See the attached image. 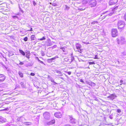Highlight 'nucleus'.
Instances as JSON below:
<instances>
[{
	"label": "nucleus",
	"instance_id": "f704fd0d",
	"mask_svg": "<svg viewBox=\"0 0 126 126\" xmlns=\"http://www.w3.org/2000/svg\"><path fill=\"white\" fill-rule=\"evenodd\" d=\"M109 118L111 119H112L113 118L112 115H110L109 116Z\"/></svg>",
	"mask_w": 126,
	"mask_h": 126
},
{
	"label": "nucleus",
	"instance_id": "79ce46f5",
	"mask_svg": "<svg viewBox=\"0 0 126 126\" xmlns=\"http://www.w3.org/2000/svg\"><path fill=\"white\" fill-rule=\"evenodd\" d=\"M94 59H98V58L97 57V55H96L95 56Z\"/></svg>",
	"mask_w": 126,
	"mask_h": 126
},
{
	"label": "nucleus",
	"instance_id": "0eeeda50",
	"mask_svg": "<svg viewBox=\"0 0 126 126\" xmlns=\"http://www.w3.org/2000/svg\"><path fill=\"white\" fill-rule=\"evenodd\" d=\"M76 47L77 49L78 50H79H79H75V51H79L81 53V50L80 49L81 47V45L78 43H77L76 44Z\"/></svg>",
	"mask_w": 126,
	"mask_h": 126
},
{
	"label": "nucleus",
	"instance_id": "58836bf2",
	"mask_svg": "<svg viewBox=\"0 0 126 126\" xmlns=\"http://www.w3.org/2000/svg\"><path fill=\"white\" fill-rule=\"evenodd\" d=\"M117 111L118 112L120 113L121 112V111L120 109H118L117 110Z\"/></svg>",
	"mask_w": 126,
	"mask_h": 126
},
{
	"label": "nucleus",
	"instance_id": "e433bc0d",
	"mask_svg": "<svg viewBox=\"0 0 126 126\" xmlns=\"http://www.w3.org/2000/svg\"><path fill=\"white\" fill-rule=\"evenodd\" d=\"M1 65H2L3 67V68H5L6 69H7V68L6 67V66H5L3 64H2Z\"/></svg>",
	"mask_w": 126,
	"mask_h": 126
},
{
	"label": "nucleus",
	"instance_id": "f257e3e1",
	"mask_svg": "<svg viewBox=\"0 0 126 126\" xmlns=\"http://www.w3.org/2000/svg\"><path fill=\"white\" fill-rule=\"evenodd\" d=\"M125 23L124 21L120 20L118 23V28L122 29L124 27Z\"/></svg>",
	"mask_w": 126,
	"mask_h": 126
},
{
	"label": "nucleus",
	"instance_id": "aec40b11",
	"mask_svg": "<svg viewBox=\"0 0 126 126\" xmlns=\"http://www.w3.org/2000/svg\"><path fill=\"white\" fill-rule=\"evenodd\" d=\"M18 74L22 78L23 77V74L21 72L19 71Z\"/></svg>",
	"mask_w": 126,
	"mask_h": 126
},
{
	"label": "nucleus",
	"instance_id": "f8f14e48",
	"mask_svg": "<svg viewBox=\"0 0 126 126\" xmlns=\"http://www.w3.org/2000/svg\"><path fill=\"white\" fill-rule=\"evenodd\" d=\"M55 121L54 119L48 122L47 123V124L48 125H52L54 124L55 123Z\"/></svg>",
	"mask_w": 126,
	"mask_h": 126
},
{
	"label": "nucleus",
	"instance_id": "ea45409f",
	"mask_svg": "<svg viewBox=\"0 0 126 126\" xmlns=\"http://www.w3.org/2000/svg\"><path fill=\"white\" fill-rule=\"evenodd\" d=\"M120 39L121 41H123L125 40V39L123 37H121Z\"/></svg>",
	"mask_w": 126,
	"mask_h": 126
},
{
	"label": "nucleus",
	"instance_id": "e2e57ef3",
	"mask_svg": "<svg viewBox=\"0 0 126 126\" xmlns=\"http://www.w3.org/2000/svg\"><path fill=\"white\" fill-rule=\"evenodd\" d=\"M120 82L121 83H122L123 82V81L122 80H121Z\"/></svg>",
	"mask_w": 126,
	"mask_h": 126
},
{
	"label": "nucleus",
	"instance_id": "bb28decb",
	"mask_svg": "<svg viewBox=\"0 0 126 126\" xmlns=\"http://www.w3.org/2000/svg\"><path fill=\"white\" fill-rule=\"evenodd\" d=\"M41 53L42 55V56H44L45 55V53L43 51H41Z\"/></svg>",
	"mask_w": 126,
	"mask_h": 126
},
{
	"label": "nucleus",
	"instance_id": "5701e85b",
	"mask_svg": "<svg viewBox=\"0 0 126 126\" xmlns=\"http://www.w3.org/2000/svg\"><path fill=\"white\" fill-rule=\"evenodd\" d=\"M20 84L21 86L23 88L25 87V85L24 83L22 82H21L20 83Z\"/></svg>",
	"mask_w": 126,
	"mask_h": 126
},
{
	"label": "nucleus",
	"instance_id": "de8ad7c7",
	"mask_svg": "<svg viewBox=\"0 0 126 126\" xmlns=\"http://www.w3.org/2000/svg\"><path fill=\"white\" fill-rule=\"evenodd\" d=\"M33 5H34L35 6V5L36 4V3H35V1H33Z\"/></svg>",
	"mask_w": 126,
	"mask_h": 126
},
{
	"label": "nucleus",
	"instance_id": "3c124183",
	"mask_svg": "<svg viewBox=\"0 0 126 126\" xmlns=\"http://www.w3.org/2000/svg\"><path fill=\"white\" fill-rule=\"evenodd\" d=\"M67 73L69 75H70L71 74V72H67Z\"/></svg>",
	"mask_w": 126,
	"mask_h": 126
},
{
	"label": "nucleus",
	"instance_id": "473e14b6",
	"mask_svg": "<svg viewBox=\"0 0 126 126\" xmlns=\"http://www.w3.org/2000/svg\"><path fill=\"white\" fill-rule=\"evenodd\" d=\"M89 64H95V63L94 62H89Z\"/></svg>",
	"mask_w": 126,
	"mask_h": 126
},
{
	"label": "nucleus",
	"instance_id": "a18cd8bd",
	"mask_svg": "<svg viewBox=\"0 0 126 126\" xmlns=\"http://www.w3.org/2000/svg\"><path fill=\"white\" fill-rule=\"evenodd\" d=\"M95 22H96V23H97V21H94V22H91V24H95Z\"/></svg>",
	"mask_w": 126,
	"mask_h": 126
},
{
	"label": "nucleus",
	"instance_id": "423d86ee",
	"mask_svg": "<svg viewBox=\"0 0 126 126\" xmlns=\"http://www.w3.org/2000/svg\"><path fill=\"white\" fill-rule=\"evenodd\" d=\"M54 116L57 118H61L62 116V114L61 113L59 112H55L54 114Z\"/></svg>",
	"mask_w": 126,
	"mask_h": 126
},
{
	"label": "nucleus",
	"instance_id": "c756f323",
	"mask_svg": "<svg viewBox=\"0 0 126 126\" xmlns=\"http://www.w3.org/2000/svg\"><path fill=\"white\" fill-rule=\"evenodd\" d=\"M64 60L65 61L67 62L68 61L69 59L67 58H64Z\"/></svg>",
	"mask_w": 126,
	"mask_h": 126
},
{
	"label": "nucleus",
	"instance_id": "20e7f679",
	"mask_svg": "<svg viewBox=\"0 0 126 126\" xmlns=\"http://www.w3.org/2000/svg\"><path fill=\"white\" fill-rule=\"evenodd\" d=\"M69 118L70 119V122L73 124H76V120L75 119L73 118L72 117L69 116Z\"/></svg>",
	"mask_w": 126,
	"mask_h": 126
},
{
	"label": "nucleus",
	"instance_id": "4be33fe9",
	"mask_svg": "<svg viewBox=\"0 0 126 126\" xmlns=\"http://www.w3.org/2000/svg\"><path fill=\"white\" fill-rule=\"evenodd\" d=\"M89 84L92 86H94L96 85L95 83L92 82H91Z\"/></svg>",
	"mask_w": 126,
	"mask_h": 126
},
{
	"label": "nucleus",
	"instance_id": "ddd939ff",
	"mask_svg": "<svg viewBox=\"0 0 126 126\" xmlns=\"http://www.w3.org/2000/svg\"><path fill=\"white\" fill-rule=\"evenodd\" d=\"M26 57L28 59L30 58L29 56L30 55V52L29 51H28L26 52Z\"/></svg>",
	"mask_w": 126,
	"mask_h": 126
},
{
	"label": "nucleus",
	"instance_id": "bf43d9fd",
	"mask_svg": "<svg viewBox=\"0 0 126 126\" xmlns=\"http://www.w3.org/2000/svg\"><path fill=\"white\" fill-rule=\"evenodd\" d=\"M11 38L13 39V36H9Z\"/></svg>",
	"mask_w": 126,
	"mask_h": 126
},
{
	"label": "nucleus",
	"instance_id": "c9c22d12",
	"mask_svg": "<svg viewBox=\"0 0 126 126\" xmlns=\"http://www.w3.org/2000/svg\"><path fill=\"white\" fill-rule=\"evenodd\" d=\"M18 5L19 8V9L20 10V11H21V12H23V11L21 9V8L20 7L19 4H18Z\"/></svg>",
	"mask_w": 126,
	"mask_h": 126
},
{
	"label": "nucleus",
	"instance_id": "8fccbe9b",
	"mask_svg": "<svg viewBox=\"0 0 126 126\" xmlns=\"http://www.w3.org/2000/svg\"><path fill=\"white\" fill-rule=\"evenodd\" d=\"M64 126H71L69 124H66Z\"/></svg>",
	"mask_w": 126,
	"mask_h": 126
},
{
	"label": "nucleus",
	"instance_id": "69168bd1",
	"mask_svg": "<svg viewBox=\"0 0 126 126\" xmlns=\"http://www.w3.org/2000/svg\"><path fill=\"white\" fill-rule=\"evenodd\" d=\"M56 45H54V46H53V47H56Z\"/></svg>",
	"mask_w": 126,
	"mask_h": 126
},
{
	"label": "nucleus",
	"instance_id": "5fc2aeb1",
	"mask_svg": "<svg viewBox=\"0 0 126 126\" xmlns=\"http://www.w3.org/2000/svg\"><path fill=\"white\" fill-rule=\"evenodd\" d=\"M9 1L12 4H14V2H12L10 0Z\"/></svg>",
	"mask_w": 126,
	"mask_h": 126
},
{
	"label": "nucleus",
	"instance_id": "c85d7f7f",
	"mask_svg": "<svg viewBox=\"0 0 126 126\" xmlns=\"http://www.w3.org/2000/svg\"><path fill=\"white\" fill-rule=\"evenodd\" d=\"M28 38L27 37H25L23 39V40L25 41H27L28 40Z\"/></svg>",
	"mask_w": 126,
	"mask_h": 126
},
{
	"label": "nucleus",
	"instance_id": "13d9d810",
	"mask_svg": "<svg viewBox=\"0 0 126 126\" xmlns=\"http://www.w3.org/2000/svg\"><path fill=\"white\" fill-rule=\"evenodd\" d=\"M40 61L39 62L40 63L44 64V63L43 61Z\"/></svg>",
	"mask_w": 126,
	"mask_h": 126
},
{
	"label": "nucleus",
	"instance_id": "b1692460",
	"mask_svg": "<svg viewBox=\"0 0 126 126\" xmlns=\"http://www.w3.org/2000/svg\"><path fill=\"white\" fill-rule=\"evenodd\" d=\"M32 65V64L30 63H29L27 64L26 65V66L27 67H28V66H31Z\"/></svg>",
	"mask_w": 126,
	"mask_h": 126
},
{
	"label": "nucleus",
	"instance_id": "f3484780",
	"mask_svg": "<svg viewBox=\"0 0 126 126\" xmlns=\"http://www.w3.org/2000/svg\"><path fill=\"white\" fill-rule=\"evenodd\" d=\"M23 124L24 125H29L32 124L31 123L28 122H24Z\"/></svg>",
	"mask_w": 126,
	"mask_h": 126
},
{
	"label": "nucleus",
	"instance_id": "6ab92c4d",
	"mask_svg": "<svg viewBox=\"0 0 126 126\" xmlns=\"http://www.w3.org/2000/svg\"><path fill=\"white\" fill-rule=\"evenodd\" d=\"M57 76H62L63 75V74L61 71H60L58 73L56 74Z\"/></svg>",
	"mask_w": 126,
	"mask_h": 126
},
{
	"label": "nucleus",
	"instance_id": "49530a36",
	"mask_svg": "<svg viewBox=\"0 0 126 126\" xmlns=\"http://www.w3.org/2000/svg\"><path fill=\"white\" fill-rule=\"evenodd\" d=\"M79 9L80 11H82L84 10L85 9V8H84V9H83L82 8H79Z\"/></svg>",
	"mask_w": 126,
	"mask_h": 126
},
{
	"label": "nucleus",
	"instance_id": "0e129e2a",
	"mask_svg": "<svg viewBox=\"0 0 126 126\" xmlns=\"http://www.w3.org/2000/svg\"><path fill=\"white\" fill-rule=\"evenodd\" d=\"M2 75H3L2 74H0V77H1L2 76Z\"/></svg>",
	"mask_w": 126,
	"mask_h": 126
},
{
	"label": "nucleus",
	"instance_id": "f03ea898",
	"mask_svg": "<svg viewBox=\"0 0 126 126\" xmlns=\"http://www.w3.org/2000/svg\"><path fill=\"white\" fill-rule=\"evenodd\" d=\"M44 118L46 120H48L50 119V114L48 112H46L43 114Z\"/></svg>",
	"mask_w": 126,
	"mask_h": 126
},
{
	"label": "nucleus",
	"instance_id": "37998d69",
	"mask_svg": "<svg viewBox=\"0 0 126 126\" xmlns=\"http://www.w3.org/2000/svg\"><path fill=\"white\" fill-rule=\"evenodd\" d=\"M30 75L32 76H34L35 75V74L33 73H31V74Z\"/></svg>",
	"mask_w": 126,
	"mask_h": 126
},
{
	"label": "nucleus",
	"instance_id": "cd10ccee",
	"mask_svg": "<svg viewBox=\"0 0 126 126\" xmlns=\"http://www.w3.org/2000/svg\"><path fill=\"white\" fill-rule=\"evenodd\" d=\"M71 62H72L74 59V57L71 56Z\"/></svg>",
	"mask_w": 126,
	"mask_h": 126
},
{
	"label": "nucleus",
	"instance_id": "052dcab7",
	"mask_svg": "<svg viewBox=\"0 0 126 126\" xmlns=\"http://www.w3.org/2000/svg\"><path fill=\"white\" fill-rule=\"evenodd\" d=\"M32 28H31L30 30V31H32Z\"/></svg>",
	"mask_w": 126,
	"mask_h": 126
},
{
	"label": "nucleus",
	"instance_id": "a211bd4d",
	"mask_svg": "<svg viewBox=\"0 0 126 126\" xmlns=\"http://www.w3.org/2000/svg\"><path fill=\"white\" fill-rule=\"evenodd\" d=\"M35 38L36 37L34 35H32L31 37V40L32 41L34 40Z\"/></svg>",
	"mask_w": 126,
	"mask_h": 126
},
{
	"label": "nucleus",
	"instance_id": "6e6552de",
	"mask_svg": "<svg viewBox=\"0 0 126 126\" xmlns=\"http://www.w3.org/2000/svg\"><path fill=\"white\" fill-rule=\"evenodd\" d=\"M118 1V0H110L109 4L110 5L116 4Z\"/></svg>",
	"mask_w": 126,
	"mask_h": 126
},
{
	"label": "nucleus",
	"instance_id": "4468645a",
	"mask_svg": "<svg viewBox=\"0 0 126 126\" xmlns=\"http://www.w3.org/2000/svg\"><path fill=\"white\" fill-rule=\"evenodd\" d=\"M5 78V77L4 75H2V76L1 77H0V81H2L4 80Z\"/></svg>",
	"mask_w": 126,
	"mask_h": 126
},
{
	"label": "nucleus",
	"instance_id": "2f4dec72",
	"mask_svg": "<svg viewBox=\"0 0 126 126\" xmlns=\"http://www.w3.org/2000/svg\"><path fill=\"white\" fill-rule=\"evenodd\" d=\"M65 9L66 10H68L69 8V7L66 5H65Z\"/></svg>",
	"mask_w": 126,
	"mask_h": 126
},
{
	"label": "nucleus",
	"instance_id": "39448f33",
	"mask_svg": "<svg viewBox=\"0 0 126 126\" xmlns=\"http://www.w3.org/2000/svg\"><path fill=\"white\" fill-rule=\"evenodd\" d=\"M96 4V2L95 0H92L90 2V4L91 7L95 6Z\"/></svg>",
	"mask_w": 126,
	"mask_h": 126
},
{
	"label": "nucleus",
	"instance_id": "7ed1b4c3",
	"mask_svg": "<svg viewBox=\"0 0 126 126\" xmlns=\"http://www.w3.org/2000/svg\"><path fill=\"white\" fill-rule=\"evenodd\" d=\"M112 35L113 37H115L117 35V31L116 29H112Z\"/></svg>",
	"mask_w": 126,
	"mask_h": 126
},
{
	"label": "nucleus",
	"instance_id": "864d4df0",
	"mask_svg": "<svg viewBox=\"0 0 126 126\" xmlns=\"http://www.w3.org/2000/svg\"><path fill=\"white\" fill-rule=\"evenodd\" d=\"M19 85H16V88H17V87H19Z\"/></svg>",
	"mask_w": 126,
	"mask_h": 126
},
{
	"label": "nucleus",
	"instance_id": "4c0bfd02",
	"mask_svg": "<svg viewBox=\"0 0 126 126\" xmlns=\"http://www.w3.org/2000/svg\"><path fill=\"white\" fill-rule=\"evenodd\" d=\"M124 18L125 20L126 21V13H125L124 16Z\"/></svg>",
	"mask_w": 126,
	"mask_h": 126
},
{
	"label": "nucleus",
	"instance_id": "9d476101",
	"mask_svg": "<svg viewBox=\"0 0 126 126\" xmlns=\"http://www.w3.org/2000/svg\"><path fill=\"white\" fill-rule=\"evenodd\" d=\"M60 49H62L63 52L65 53L67 52V48L66 47H60Z\"/></svg>",
	"mask_w": 126,
	"mask_h": 126
},
{
	"label": "nucleus",
	"instance_id": "1a4fd4ad",
	"mask_svg": "<svg viewBox=\"0 0 126 126\" xmlns=\"http://www.w3.org/2000/svg\"><path fill=\"white\" fill-rule=\"evenodd\" d=\"M117 96L115 94H111L108 97V98H110L112 100L114 99L115 97H116Z\"/></svg>",
	"mask_w": 126,
	"mask_h": 126
},
{
	"label": "nucleus",
	"instance_id": "393cba45",
	"mask_svg": "<svg viewBox=\"0 0 126 126\" xmlns=\"http://www.w3.org/2000/svg\"><path fill=\"white\" fill-rule=\"evenodd\" d=\"M59 58V57L58 56H56L55 57L52 58L51 59L52 60H54L56 59Z\"/></svg>",
	"mask_w": 126,
	"mask_h": 126
},
{
	"label": "nucleus",
	"instance_id": "4d7b16f0",
	"mask_svg": "<svg viewBox=\"0 0 126 126\" xmlns=\"http://www.w3.org/2000/svg\"><path fill=\"white\" fill-rule=\"evenodd\" d=\"M85 1V4H86L87 2L86 1ZM84 0L83 1V3H84Z\"/></svg>",
	"mask_w": 126,
	"mask_h": 126
},
{
	"label": "nucleus",
	"instance_id": "680f3d73",
	"mask_svg": "<svg viewBox=\"0 0 126 126\" xmlns=\"http://www.w3.org/2000/svg\"><path fill=\"white\" fill-rule=\"evenodd\" d=\"M116 63H119V61H116Z\"/></svg>",
	"mask_w": 126,
	"mask_h": 126
},
{
	"label": "nucleus",
	"instance_id": "7c9ffc66",
	"mask_svg": "<svg viewBox=\"0 0 126 126\" xmlns=\"http://www.w3.org/2000/svg\"><path fill=\"white\" fill-rule=\"evenodd\" d=\"M59 71H60L58 70H54V72L55 73H56L57 74V73H58Z\"/></svg>",
	"mask_w": 126,
	"mask_h": 126
},
{
	"label": "nucleus",
	"instance_id": "9b49d317",
	"mask_svg": "<svg viewBox=\"0 0 126 126\" xmlns=\"http://www.w3.org/2000/svg\"><path fill=\"white\" fill-rule=\"evenodd\" d=\"M7 121V120L4 118L1 117H0V123H4Z\"/></svg>",
	"mask_w": 126,
	"mask_h": 126
},
{
	"label": "nucleus",
	"instance_id": "a878e982",
	"mask_svg": "<svg viewBox=\"0 0 126 126\" xmlns=\"http://www.w3.org/2000/svg\"><path fill=\"white\" fill-rule=\"evenodd\" d=\"M117 8H118V6H116L115 7L113 8V9H112V10L113 11H114L115 10H117Z\"/></svg>",
	"mask_w": 126,
	"mask_h": 126
},
{
	"label": "nucleus",
	"instance_id": "09e8293b",
	"mask_svg": "<svg viewBox=\"0 0 126 126\" xmlns=\"http://www.w3.org/2000/svg\"><path fill=\"white\" fill-rule=\"evenodd\" d=\"M80 82H82V83H84V82L83 81V80L82 79H81L80 80Z\"/></svg>",
	"mask_w": 126,
	"mask_h": 126
},
{
	"label": "nucleus",
	"instance_id": "72a5a7b5",
	"mask_svg": "<svg viewBox=\"0 0 126 126\" xmlns=\"http://www.w3.org/2000/svg\"><path fill=\"white\" fill-rule=\"evenodd\" d=\"M46 39V38L44 36L42 38H41L40 39H39L40 40H45Z\"/></svg>",
	"mask_w": 126,
	"mask_h": 126
},
{
	"label": "nucleus",
	"instance_id": "603ef678",
	"mask_svg": "<svg viewBox=\"0 0 126 126\" xmlns=\"http://www.w3.org/2000/svg\"><path fill=\"white\" fill-rule=\"evenodd\" d=\"M17 121H20V118H18L17 119Z\"/></svg>",
	"mask_w": 126,
	"mask_h": 126
},
{
	"label": "nucleus",
	"instance_id": "a19ab883",
	"mask_svg": "<svg viewBox=\"0 0 126 126\" xmlns=\"http://www.w3.org/2000/svg\"><path fill=\"white\" fill-rule=\"evenodd\" d=\"M13 18H17L18 17L17 16H12Z\"/></svg>",
	"mask_w": 126,
	"mask_h": 126
},
{
	"label": "nucleus",
	"instance_id": "2eb2a0df",
	"mask_svg": "<svg viewBox=\"0 0 126 126\" xmlns=\"http://www.w3.org/2000/svg\"><path fill=\"white\" fill-rule=\"evenodd\" d=\"M112 13H110L108 14V15H109V16H111L112 15ZM107 15H105L103 17H102V18H102V19H103L104 18H105V17H106Z\"/></svg>",
	"mask_w": 126,
	"mask_h": 126
},
{
	"label": "nucleus",
	"instance_id": "6e6d98bb",
	"mask_svg": "<svg viewBox=\"0 0 126 126\" xmlns=\"http://www.w3.org/2000/svg\"><path fill=\"white\" fill-rule=\"evenodd\" d=\"M97 15H96V14H95L94 15V16H93V17H95Z\"/></svg>",
	"mask_w": 126,
	"mask_h": 126
},
{
	"label": "nucleus",
	"instance_id": "dca6fc26",
	"mask_svg": "<svg viewBox=\"0 0 126 126\" xmlns=\"http://www.w3.org/2000/svg\"><path fill=\"white\" fill-rule=\"evenodd\" d=\"M19 52L23 56H25V52L23 51L21 49H19Z\"/></svg>",
	"mask_w": 126,
	"mask_h": 126
},
{
	"label": "nucleus",
	"instance_id": "c03bdc74",
	"mask_svg": "<svg viewBox=\"0 0 126 126\" xmlns=\"http://www.w3.org/2000/svg\"><path fill=\"white\" fill-rule=\"evenodd\" d=\"M24 63H23V62H20L19 63V64L20 65H23L24 64Z\"/></svg>",
	"mask_w": 126,
	"mask_h": 126
},
{
	"label": "nucleus",
	"instance_id": "338daca9",
	"mask_svg": "<svg viewBox=\"0 0 126 126\" xmlns=\"http://www.w3.org/2000/svg\"><path fill=\"white\" fill-rule=\"evenodd\" d=\"M103 0H98V1H102Z\"/></svg>",
	"mask_w": 126,
	"mask_h": 126
},
{
	"label": "nucleus",
	"instance_id": "412c9836",
	"mask_svg": "<svg viewBox=\"0 0 126 126\" xmlns=\"http://www.w3.org/2000/svg\"><path fill=\"white\" fill-rule=\"evenodd\" d=\"M46 45L47 46H50L52 45V43L50 41H48L46 44Z\"/></svg>",
	"mask_w": 126,
	"mask_h": 126
},
{
	"label": "nucleus",
	"instance_id": "774afa93",
	"mask_svg": "<svg viewBox=\"0 0 126 126\" xmlns=\"http://www.w3.org/2000/svg\"><path fill=\"white\" fill-rule=\"evenodd\" d=\"M38 61L39 62H40V61H40V60L38 59Z\"/></svg>",
	"mask_w": 126,
	"mask_h": 126
}]
</instances>
